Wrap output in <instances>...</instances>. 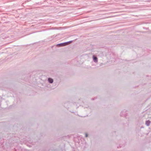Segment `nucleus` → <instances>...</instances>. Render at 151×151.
<instances>
[{
  "mask_svg": "<svg viewBox=\"0 0 151 151\" xmlns=\"http://www.w3.org/2000/svg\"><path fill=\"white\" fill-rule=\"evenodd\" d=\"M48 80L49 82L51 83H52L53 82V80L51 78H49Z\"/></svg>",
  "mask_w": 151,
  "mask_h": 151,
  "instance_id": "2",
  "label": "nucleus"
},
{
  "mask_svg": "<svg viewBox=\"0 0 151 151\" xmlns=\"http://www.w3.org/2000/svg\"><path fill=\"white\" fill-rule=\"evenodd\" d=\"M93 60L95 61L96 60H97V58L96 57H95L94 56H93Z\"/></svg>",
  "mask_w": 151,
  "mask_h": 151,
  "instance_id": "3",
  "label": "nucleus"
},
{
  "mask_svg": "<svg viewBox=\"0 0 151 151\" xmlns=\"http://www.w3.org/2000/svg\"><path fill=\"white\" fill-rule=\"evenodd\" d=\"M87 136H87V134H86V137H87Z\"/></svg>",
  "mask_w": 151,
  "mask_h": 151,
  "instance_id": "4",
  "label": "nucleus"
},
{
  "mask_svg": "<svg viewBox=\"0 0 151 151\" xmlns=\"http://www.w3.org/2000/svg\"><path fill=\"white\" fill-rule=\"evenodd\" d=\"M72 42V41H70L69 42H66L62 43L60 44L57 45H59L60 46H66L67 45L71 43Z\"/></svg>",
  "mask_w": 151,
  "mask_h": 151,
  "instance_id": "1",
  "label": "nucleus"
}]
</instances>
